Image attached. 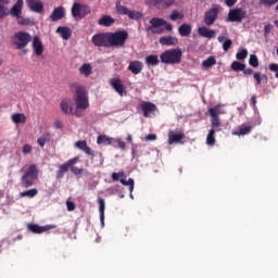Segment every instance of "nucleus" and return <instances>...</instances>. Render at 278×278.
Listing matches in <instances>:
<instances>
[{"label": "nucleus", "mask_w": 278, "mask_h": 278, "mask_svg": "<svg viewBox=\"0 0 278 278\" xmlns=\"http://www.w3.org/2000/svg\"><path fill=\"white\" fill-rule=\"evenodd\" d=\"M70 88H72L73 90H76V97L74 99L76 103L74 116H76L77 118H81V116H84L83 112H86V110L90 108L88 93L86 92V89L84 88V86L77 83L70 85Z\"/></svg>", "instance_id": "nucleus-1"}, {"label": "nucleus", "mask_w": 278, "mask_h": 278, "mask_svg": "<svg viewBox=\"0 0 278 278\" xmlns=\"http://www.w3.org/2000/svg\"><path fill=\"white\" fill-rule=\"evenodd\" d=\"M39 173L40 170L38 169V166L34 164L26 168L25 173L21 178L22 188H31V186H34V184H36V181L38 180Z\"/></svg>", "instance_id": "nucleus-2"}, {"label": "nucleus", "mask_w": 278, "mask_h": 278, "mask_svg": "<svg viewBox=\"0 0 278 278\" xmlns=\"http://www.w3.org/2000/svg\"><path fill=\"white\" fill-rule=\"evenodd\" d=\"M181 55H184V52H181V49H169L165 50L161 53V62L163 64H179L181 62Z\"/></svg>", "instance_id": "nucleus-3"}, {"label": "nucleus", "mask_w": 278, "mask_h": 278, "mask_svg": "<svg viewBox=\"0 0 278 278\" xmlns=\"http://www.w3.org/2000/svg\"><path fill=\"white\" fill-rule=\"evenodd\" d=\"M129 38L127 30H117L115 33H109V47H115L116 49L125 47Z\"/></svg>", "instance_id": "nucleus-4"}, {"label": "nucleus", "mask_w": 278, "mask_h": 278, "mask_svg": "<svg viewBox=\"0 0 278 278\" xmlns=\"http://www.w3.org/2000/svg\"><path fill=\"white\" fill-rule=\"evenodd\" d=\"M31 40V35L25 30H20L15 33L11 38V43L17 51H21V49H25L27 45H29Z\"/></svg>", "instance_id": "nucleus-5"}, {"label": "nucleus", "mask_w": 278, "mask_h": 278, "mask_svg": "<svg viewBox=\"0 0 278 278\" xmlns=\"http://www.w3.org/2000/svg\"><path fill=\"white\" fill-rule=\"evenodd\" d=\"M164 25H166V20L161 17H153L150 20V25L146 28V30L160 36L164 34Z\"/></svg>", "instance_id": "nucleus-6"}, {"label": "nucleus", "mask_w": 278, "mask_h": 278, "mask_svg": "<svg viewBox=\"0 0 278 278\" xmlns=\"http://www.w3.org/2000/svg\"><path fill=\"white\" fill-rule=\"evenodd\" d=\"M79 162V156H75L73 159H70L67 162L59 165V169L55 173V179L56 181H60V179H64V175L71 170V166H75L76 163Z\"/></svg>", "instance_id": "nucleus-7"}, {"label": "nucleus", "mask_w": 278, "mask_h": 278, "mask_svg": "<svg viewBox=\"0 0 278 278\" xmlns=\"http://www.w3.org/2000/svg\"><path fill=\"white\" fill-rule=\"evenodd\" d=\"M218 14H220V5L218 4L204 13V24L206 27H212V25L218 21Z\"/></svg>", "instance_id": "nucleus-8"}, {"label": "nucleus", "mask_w": 278, "mask_h": 278, "mask_svg": "<svg viewBox=\"0 0 278 278\" xmlns=\"http://www.w3.org/2000/svg\"><path fill=\"white\" fill-rule=\"evenodd\" d=\"M90 14V7L75 2L72 7V16L74 18H86Z\"/></svg>", "instance_id": "nucleus-9"}, {"label": "nucleus", "mask_w": 278, "mask_h": 278, "mask_svg": "<svg viewBox=\"0 0 278 278\" xmlns=\"http://www.w3.org/2000/svg\"><path fill=\"white\" fill-rule=\"evenodd\" d=\"M247 18V11L243 9H231L227 15L228 23H242Z\"/></svg>", "instance_id": "nucleus-10"}, {"label": "nucleus", "mask_w": 278, "mask_h": 278, "mask_svg": "<svg viewBox=\"0 0 278 278\" xmlns=\"http://www.w3.org/2000/svg\"><path fill=\"white\" fill-rule=\"evenodd\" d=\"M110 35L109 33H99L93 35L91 38V42L94 47H106L110 48Z\"/></svg>", "instance_id": "nucleus-11"}, {"label": "nucleus", "mask_w": 278, "mask_h": 278, "mask_svg": "<svg viewBox=\"0 0 278 278\" xmlns=\"http://www.w3.org/2000/svg\"><path fill=\"white\" fill-rule=\"evenodd\" d=\"M177 0H150L149 5L156 8V10H166L173 8Z\"/></svg>", "instance_id": "nucleus-12"}, {"label": "nucleus", "mask_w": 278, "mask_h": 278, "mask_svg": "<svg viewBox=\"0 0 278 278\" xmlns=\"http://www.w3.org/2000/svg\"><path fill=\"white\" fill-rule=\"evenodd\" d=\"M110 86L119 94V97H127V90H125V86L123 85V80L121 78H111Z\"/></svg>", "instance_id": "nucleus-13"}, {"label": "nucleus", "mask_w": 278, "mask_h": 278, "mask_svg": "<svg viewBox=\"0 0 278 278\" xmlns=\"http://www.w3.org/2000/svg\"><path fill=\"white\" fill-rule=\"evenodd\" d=\"M60 110L66 116H72L75 114L73 111V100L71 98H65L60 102Z\"/></svg>", "instance_id": "nucleus-14"}, {"label": "nucleus", "mask_w": 278, "mask_h": 278, "mask_svg": "<svg viewBox=\"0 0 278 278\" xmlns=\"http://www.w3.org/2000/svg\"><path fill=\"white\" fill-rule=\"evenodd\" d=\"M26 5L30 12H36V14L45 12V4L40 0H26Z\"/></svg>", "instance_id": "nucleus-15"}, {"label": "nucleus", "mask_w": 278, "mask_h": 278, "mask_svg": "<svg viewBox=\"0 0 278 278\" xmlns=\"http://www.w3.org/2000/svg\"><path fill=\"white\" fill-rule=\"evenodd\" d=\"M27 229L33 233H45V231H49L50 229H55V225L40 226L38 224H28Z\"/></svg>", "instance_id": "nucleus-16"}, {"label": "nucleus", "mask_w": 278, "mask_h": 278, "mask_svg": "<svg viewBox=\"0 0 278 278\" xmlns=\"http://www.w3.org/2000/svg\"><path fill=\"white\" fill-rule=\"evenodd\" d=\"M140 109H141V112H142L144 118H149V116H151V114H153V112H155V110H157V105H155L154 103H151V102H142L140 104Z\"/></svg>", "instance_id": "nucleus-17"}, {"label": "nucleus", "mask_w": 278, "mask_h": 278, "mask_svg": "<svg viewBox=\"0 0 278 278\" xmlns=\"http://www.w3.org/2000/svg\"><path fill=\"white\" fill-rule=\"evenodd\" d=\"M66 16V10L64 7H58L55 8L52 13L50 14V20L55 23L58 21H62Z\"/></svg>", "instance_id": "nucleus-18"}, {"label": "nucleus", "mask_w": 278, "mask_h": 278, "mask_svg": "<svg viewBox=\"0 0 278 278\" xmlns=\"http://www.w3.org/2000/svg\"><path fill=\"white\" fill-rule=\"evenodd\" d=\"M33 50L36 55L40 56L42 53H45V46L42 45V41L40 40V37L35 36L33 38Z\"/></svg>", "instance_id": "nucleus-19"}, {"label": "nucleus", "mask_w": 278, "mask_h": 278, "mask_svg": "<svg viewBox=\"0 0 278 278\" xmlns=\"http://www.w3.org/2000/svg\"><path fill=\"white\" fill-rule=\"evenodd\" d=\"M160 45H163V47H177V45H179V40L177 39V37H173V36H165V37H161L159 39Z\"/></svg>", "instance_id": "nucleus-20"}, {"label": "nucleus", "mask_w": 278, "mask_h": 278, "mask_svg": "<svg viewBox=\"0 0 278 278\" xmlns=\"http://www.w3.org/2000/svg\"><path fill=\"white\" fill-rule=\"evenodd\" d=\"M9 14L17 20L21 18V14H23V0H16V3L11 8Z\"/></svg>", "instance_id": "nucleus-21"}, {"label": "nucleus", "mask_w": 278, "mask_h": 278, "mask_svg": "<svg viewBox=\"0 0 278 278\" xmlns=\"http://www.w3.org/2000/svg\"><path fill=\"white\" fill-rule=\"evenodd\" d=\"M142 68H144V64L140 61H131L128 65V71H130L132 75H140V73H142Z\"/></svg>", "instance_id": "nucleus-22"}, {"label": "nucleus", "mask_w": 278, "mask_h": 278, "mask_svg": "<svg viewBox=\"0 0 278 278\" xmlns=\"http://www.w3.org/2000/svg\"><path fill=\"white\" fill-rule=\"evenodd\" d=\"M198 34L202 38H208L210 40L211 38H216V30H212L205 26L198 28Z\"/></svg>", "instance_id": "nucleus-23"}, {"label": "nucleus", "mask_w": 278, "mask_h": 278, "mask_svg": "<svg viewBox=\"0 0 278 278\" xmlns=\"http://www.w3.org/2000/svg\"><path fill=\"white\" fill-rule=\"evenodd\" d=\"M99 213H100V223L102 227H105V200L102 198L98 199Z\"/></svg>", "instance_id": "nucleus-24"}, {"label": "nucleus", "mask_w": 278, "mask_h": 278, "mask_svg": "<svg viewBox=\"0 0 278 278\" xmlns=\"http://www.w3.org/2000/svg\"><path fill=\"white\" fill-rule=\"evenodd\" d=\"M56 34H60L63 40H70L71 36H73V31L68 26H59L56 28Z\"/></svg>", "instance_id": "nucleus-25"}, {"label": "nucleus", "mask_w": 278, "mask_h": 278, "mask_svg": "<svg viewBox=\"0 0 278 278\" xmlns=\"http://www.w3.org/2000/svg\"><path fill=\"white\" fill-rule=\"evenodd\" d=\"M184 138H186V135H184V132L175 134L174 131H169L168 144L179 143Z\"/></svg>", "instance_id": "nucleus-26"}, {"label": "nucleus", "mask_w": 278, "mask_h": 278, "mask_svg": "<svg viewBox=\"0 0 278 278\" xmlns=\"http://www.w3.org/2000/svg\"><path fill=\"white\" fill-rule=\"evenodd\" d=\"M178 34L182 38H188V36H190V34H192V26L190 24H181L178 27Z\"/></svg>", "instance_id": "nucleus-27"}, {"label": "nucleus", "mask_w": 278, "mask_h": 278, "mask_svg": "<svg viewBox=\"0 0 278 278\" xmlns=\"http://www.w3.org/2000/svg\"><path fill=\"white\" fill-rule=\"evenodd\" d=\"M116 23V20L110 15H104L98 21V25H101V27H112Z\"/></svg>", "instance_id": "nucleus-28"}, {"label": "nucleus", "mask_w": 278, "mask_h": 278, "mask_svg": "<svg viewBox=\"0 0 278 278\" xmlns=\"http://www.w3.org/2000/svg\"><path fill=\"white\" fill-rule=\"evenodd\" d=\"M218 42H223V49L224 51H229L231 49V46L233 45V41L229 38H227L225 35H219L217 37Z\"/></svg>", "instance_id": "nucleus-29"}, {"label": "nucleus", "mask_w": 278, "mask_h": 278, "mask_svg": "<svg viewBox=\"0 0 278 278\" xmlns=\"http://www.w3.org/2000/svg\"><path fill=\"white\" fill-rule=\"evenodd\" d=\"M253 131V126H239L238 130L232 132L233 136H249Z\"/></svg>", "instance_id": "nucleus-30"}, {"label": "nucleus", "mask_w": 278, "mask_h": 278, "mask_svg": "<svg viewBox=\"0 0 278 278\" xmlns=\"http://www.w3.org/2000/svg\"><path fill=\"white\" fill-rule=\"evenodd\" d=\"M79 73L84 75V77H90L92 75V65L90 63H85L79 67Z\"/></svg>", "instance_id": "nucleus-31"}, {"label": "nucleus", "mask_w": 278, "mask_h": 278, "mask_svg": "<svg viewBox=\"0 0 278 278\" xmlns=\"http://www.w3.org/2000/svg\"><path fill=\"white\" fill-rule=\"evenodd\" d=\"M208 114L211 116V125L213 129L216 127H220V118L218 117V115H216V113L214 112V109L208 110Z\"/></svg>", "instance_id": "nucleus-32"}, {"label": "nucleus", "mask_w": 278, "mask_h": 278, "mask_svg": "<svg viewBox=\"0 0 278 278\" xmlns=\"http://www.w3.org/2000/svg\"><path fill=\"white\" fill-rule=\"evenodd\" d=\"M37 195H38V189L36 188L20 192L21 199H25V198L34 199V197H37Z\"/></svg>", "instance_id": "nucleus-33"}, {"label": "nucleus", "mask_w": 278, "mask_h": 278, "mask_svg": "<svg viewBox=\"0 0 278 278\" xmlns=\"http://www.w3.org/2000/svg\"><path fill=\"white\" fill-rule=\"evenodd\" d=\"M146 64L148 66H157L160 64V58L155 54L146 56Z\"/></svg>", "instance_id": "nucleus-34"}, {"label": "nucleus", "mask_w": 278, "mask_h": 278, "mask_svg": "<svg viewBox=\"0 0 278 278\" xmlns=\"http://www.w3.org/2000/svg\"><path fill=\"white\" fill-rule=\"evenodd\" d=\"M11 118L15 123V125H21V123H27V117L23 113H15L12 115Z\"/></svg>", "instance_id": "nucleus-35"}, {"label": "nucleus", "mask_w": 278, "mask_h": 278, "mask_svg": "<svg viewBox=\"0 0 278 278\" xmlns=\"http://www.w3.org/2000/svg\"><path fill=\"white\" fill-rule=\"evenodd\" d=\"M115 10L119 16H127L129 14V9L123 4H121V1H117L115 4Z\"/></svg>", "instance_id": "nucleus-36"}, {"label": "nucleus", "mask_w": 278, "mask_h": 278, "mask_svg": "<svg viewBox=\"0 0 278 278\" xmlns=\"http://www.w3.org/2000/svg\"><path fill=\"white\" fill-rule=\"evenodd\" d=\"M9 3L10 0H0V20L10 14V12H8V8H5Z\"/></svg>", "instance_id": "nucleus-37"}, {"label": "nucleus", "mask_w": 278, "mask_h": 278, "mask_svg": "<svg viewBox=\"0 0 278 278\" xmlns=\"http://www.w3.org/2000/svg\"><path fill=\"white\" fill-rule=\"evenodd\" d=\"M113 140H114L113 138H110L105 135H100L97 138V144H104L108 147V146L112 144Z\"/></svg>", "instance_id": "nucleus-38"}, {"label": "nucleus", "mask_w": 278, "mask_h": 278, "mask_svg": "<svg viewBox=\"0 0 278 278\" xmlns=\"http://www.w3.org/2000/svg\"><path fill=\"white\" fill-rule=\"evenodd\" d=\"M215 134L216 129L211 128L206 136V144H208L210 147H214V144H216V138L214 137Z\"/></svg>", "instance_id": "nucleus-39"}, {"label": "nucleus", "mask_w": 278, "mask_h": 278, "mask_svg": "<svg viewBox=\"0 0 278 278\" xmlns=\"http://www.w3.org/2000/svg\"><path fill=\"white\" fill-rule=\"evenodd\" d=\"M231 71H235V73H240L247 68V64L240 63L238 61H233L230 65Z\"/></svg>", "instance_id": "nucleus-40"}, {"label": "nucleus", "mask_w": 278, "mask_h": 278, "mask_svg": "<svg viewBox=\"0 0 278 278\" xmlns=\"http://www.w3.org/2000/svg\"><path fill=\"white\" fill-rule=\"evenodd\" d=\"M122 186H129V192H130V199H134V179L132 178H129L128 180H125V179H119Z\"/></svg>", "instance_id": "nucleus-41"}, {"label": "nucleus", "mask_w": 278, "mask_h": 278, "mask_svg": "<svg viewBox=\"0 0 278 278\" xmlns=\"http://www.w3.org/2000/svg\"><path fill=\"white\" fill-rule=\"evenodd\" d=\"M253 77H254L257 86H260L262 84V81H264V84H266L268 81V76L262 75V73H260V72L254 73Z\"/></svg>", "instance_id": "nucleus-42"}, {"label": "nucleus", "mask_w": 278, "mask_h": 278, "mask_svg": "<svg viewBox=\"0 0 278 278\" xmlns=\"http://www.w3.org/2000/svg\"><path fill=\"white\" fill-rule=\"evenodd\" d=\"M202 66L204 68H212V66H216V58L208 56L206 60L202 62Z\"/></svg>", "instance_id": "nucleus-43"}, {"label": "nucleus", "mask_w": 278, "mask_h": 278, "mask_svg": "<svg viewBox=\"0 0 278 278\" xmlns=\"http://www.w3.org/2000/svg\"><path fill=\"white\" fill-rule=\"evenodd\" d=\"M127 16L131 21H140V18H142L143 15H142V12H140V11H131V10H129Z\"/></svg>", "instance_id": "nucleus-44"}, {"label": "nucleus", "mask_w": 278, "mask_h": 278, "mask_svg": "<svg viewBox=\"0 0 278 278\" xmlns=\"http://www.w3.org/2000/svg\"><path fill=\"white\" fill-rule=\"evenodd\" d=\"M247 58H249V50L247 49H242L236 54V59L239 60L240 62L247 60Z\"/></svg>", "instance_id": "nucleus-45"}, {"label": "nucleus", "mask_w": 278, "mask_h": 278, "mask_svg": "<svg viewBox=\"0 0 278 278\" xmlns=\"http://www.w3.org/2000/svg\"><path fill=\"white\" fill-rule=\"evenodd\" d=\"M249 64L253 68H257V66H260V60L257 59V55L251 54L249 59Z\"/></svg>", "instance_id": "nucleus-46"}, {"label": "nucleus", "mask_w": 278, "mask_h": 278, "mask_svg": "<svg viewBox=\"0 0 278 278\" xmlns=\"http://www.w3.org/2000/svg\"><path fill=\"white\" fill-rule=\"evenodd\" d=\"M169 18L172 21H181V18H184V13H180L177 10H174V11H172Z\"/></svg>", "instance_id": "nucleus-47"}, {"label": "nucleus", "mask_w": 278, "mask_h": 278, "mask_svg": "<svg viewBox=\"0 0 278 278\" xmlns=\"http://www.w3.org/2000/svg\"><path fill=\"white\" fill-rule=\"evenodd\" d=\"M276 3H278V0H260L258 1L260 5H265L266 8H273V5H275Z\"/></svg>", "instance_id": "nucleus-48"}, {"label": "nucleus", "mask_w": 278, "mask_h": 278, "mask_svg": "<svg viewBox=\"0 0 278 278\" xmlns=\"http://www.w3.org/2000/svg\"><path fill=\"white\" fill-rule=\"evenodd\" d=\"M223 104H217L208 110H214L215 116H218V114H225V110H222Z\"/></svg>", "instance_id": "nucleus-49"}, {"label": "nucleus", "mask_w": 278, "mask_h": 278, "mask_svg": "<svg viewBox=\"0 0 278 278\" xmlns=\"http://www.w3.org/2000/svg\"><path fill=\"white\" fill-rule=\"evenodd\" d=\"M71 173H73V175H81V173H84V168H79L75 165L70 166Z\"/></svg>", "instance_id": "nucleus-50"}, {"label": "nucleus", "mask_w": 278, "mask_h": 278, "mask_svg": "<svg viewBox=\"0 0 278 278\" xmlns=\"http://www.w3.org/2000/svg\"><path fill=\"white\" fill-rule=\"evenodd\" d=\"M114 142H116V144L118 146L119 149H122V151H125V149H127V143H125L123 139L121 138L114 139Z\"/></svg>", "instance_id": "nucleus-51"}, {"label": "nucleus", "mask_w": 278, "mask_h": 278, "mask_svg": "<svg viewBox=\"0 0 278 278\" xmlns=\"http://www.w3.org/2000/svg\"><path fill=\"white\" fill-rule=\"evenodd\" d=\"M269 71H271V73H276L275 77H276V79H278V64L277 63H271L269 65Z\"/></svg>", "instance_id": "nucleus-52"}, {"label": "nucleus", "mask_w": 278, "mask_h": 278, "mask_svg": "<svg viewBox=\"0 0 278 278\" xmlns=\"http://www.w3.org/2000/svg\"><path fill=\"white\" fill-rule=\"evenodd\" d=\"M34 150V148L29 144H24L23 149H22V153H24V155H27L29 153H31V151Z\"/></svg>", "instance_id": "nucleus-53"}, {"label": "nucleus", "mask_w": 278, "mask_h": 278, "mask_svg": "<svg viewBox=\"0 0 278 278\" xmlns=\"http://www.w3.org/2000/svg\"><path fill=\"white\" fill-rule=\"evenodd\" d=\"M88 146V142H86V140L83 141H77L75 143V147H77V149H80V151H84V149Z\"/></svg>", "instance_id": "nucleus-54"}, {"label": "nucleus", "mask_w": 278, "mask_h": 278, "mask_svg": "<svg viewBox=\"0 0 278 278\" xmlns=\"http://www.w3.org/2000/svg\"><path fill=\"white\" fill-rule=\"evenodd\" d=\"M121 177H125V172L113 173L112 174L113 181H118V179H121Z\"/></svg>", "instance_id": "nucleus-55"}, {"label": "nucleus", "mask_w": 278, "mask_h": 278, "mask_svg": "<svg viewBox=\"0 0 278 278\" xmlns=\"http://www.w3.org/2000/svg\"><path fill=\"white\" fill-rule=\"evenodd\" d=\"M270 31H273V24L265 25L264 26L265 36H268V34H270Z\"/></svg>", "instance_id": "nucleus-56"}, {"label": "nucleus", "mask_w": 278, "mask_h": 278, "mask_svg": "<svg viewBox=\"0 0 278 278\" xmlns=\"http://www.w3.org/2000/svg\"><path fill=\"white\" fill-rule=\"evenodd\" d=\"M47 138H45V137H40V138H38L37 139V143L39 144V147H45V144H47Z\"/></svg>", "instance_id": "nucleus-57"}, {"label": "nucleus", "mask_w": 278, "mask_h": 278, "mask_svg": "<svg viewBox=\"0 0 278 278\" xmlns=\"http://www.w3.org/2000/svg\"><path fill=\"white\" fill-rule=\"evenodd\" d=\"M66 207H67L68 212H74V210H75V202L67 201L66 202Z\"/></svg>", "instance_id": "nucleus-58"}, {"label": "nucleus", "mask_w": 278, "mask_h": 278, "mask_svg": "<svg viewBox=\"0 0 278 278\" xmlns=\"http://www.w3.org/2000/svg\"><path fill=\"white\" fill-rule=\"evenodd\" d=\"M227 8H233L235 4L238 3V0H224Z\"/></svg>", "instance_id": "nucleus-59"}, {"label": "nucleus", "mask_w": 278, "mask_h": 278, "mask_svg": "<svg viewBox=\"0 0 278 278\" xmlns=\"http://www.w3.org/2000/svg\"><path fill=\"white\" fill-rule=\"evenodd\" d=\"M251 105H252L253 110H256V108H257V97H255V96L251 97Z\"/></svg>", "instance_id": "nucleus-60"}, {"label": "nucleus", "mask_w": 278, "mask_h": 278, "mask_svg": "<svg viewBox=\"0 0 278 278\" xmlns=\"http://www.w3.org/2000/svg\"><path fill=\"white\" fill-rule=\"evenodd\" d=\"M17 21L18 25H29V18L21 17Z\"/></svg>", "instance_id": "nucleus-61"}, {"label": "nucleus", "mask_w": 278, "mask_h": 278, "mask_svg": "<svg viewBox=\"0 0 278 278\" xmlns=\"http://www.w3.org/2000/svg\"><path fill=\"white\" fill-rule=\"evenodd\" d=\"M146 140H148V141L157 140V135L149 134V135L146 137Z\"/></svg>", "instance_id": "nucleus-62"}, {"label": "nucleus", "mask_w": 278, "mask_h": 278, "mask_svg": "<svg viewBox=\"0 0 278 278\" xmlns=\"http://www.w3.org/2000/svg\"><path fill=\"white\" fill-rule=\"evenodd\" d=\"M83 151L87 155H94V152H92V149H90V147H88V146Z\"/></svg>", "instance_id": "nucleus-63"}, {"label": "nucleus", "mask_w": 278, "mask_h": 278, "mask_svg": "<svg viewBox=\"0 0 278 278\" xmlns=\"http://www.w3.org/2000/svg\"><path fill=\"white\" fill-rule=\"evenodd\" d=\"M242 73H243V75H253V70L245 67L244 70H242Z\"/></svg>", "instance_id": "nucleus-64"}]
</instances>
